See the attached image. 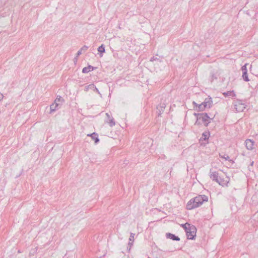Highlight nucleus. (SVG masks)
Wrapping results in <instances>:
<instances>
[{"mask_svg": "<svg viewBox=\"0 0 258 258\" xmlns=\"http://www.w3.org/2000/svg\"><path fill=\"white\" fill-rule=\"evenodd\" d=\"M58 106L54 102L50 106V113L55 111L58 108Z\"/></svg>", "mask_w": 258, "mask_h": 258, "instance_id": "obj_14", "label": "nucleus"}, {"mask_svg": "<svg viewBox=\"0 0 258 258\" xmlns=\"http://www.w3.org/2000/svg\"><path fill=\"white\" fill-rule=\"evenodd\" d=\"M98 51L100 53H102L105 52V46L103 44H102L101 46H100L98 49Z\"/></svg>", "mask_w": 258, "mask_h": 258, "instance_id": "obj_17", "label": "nucleus"}, {"mask_svg": "<svg viewBox=\"0 0 258 258\" xmlns=\"http://www.w3.org/2000/svg\"><path fill=\"white\" fill-rule=\"evenodd\" d=\"M242 77L244 81H245V82H248L249 81V78L248 77L247 72L245 71L243 73H242Z\"/></svg>", "mask_w": 258, "mask_h": 258, "instance_id": "obj_15", "label": "nucleus"}, {"mask_svg": "<svg viewBox=\"0 0 258 258\" xmlns=\"http://www.w3.org/2000/svg\"><path fill=\"white\" fill-rule=\"evenodd\" d=\"M197 114H198V113H194V115L196 116L197 117Z\"/></svg>", "mask_w": 258, "mask_h": 258, "instance_id": "obj_32", "label": "nucleus"}, {"mask_svg": "<svg viewBox=\"0 0 258 258\" xmlns=\"http://www.w3.org/2000/svg\"><path fill=\"white\" fill-rule=\"evenodd\" d=\"M129 244H133L130 242Z\"/></svg>", "mask_w": 258, "mask_h": 258, "instance_id": "obj_34", "label": "nucleus"}, {"mask_svg": "<svg viewBox=\"0 0 258 258\" xmlns=\"http://www.w3.org/2000/svg\"><path fill=\"white\" fill-rule=\"evenodd\" d=\"M158 58L157 57L153 56L151 58L150 61H153L154 60H158Z\"/></svg>", "mask_w": 258, "mask_h": 258, "instance_id": "obj_26", "label": "nucleus"}, {"mask_svg": "<svg viewBox=\"0 0 258 258\" xmlns=\"http://www.w3.org/2000/svg\"><path fill=\"white\" fill-rule=\"evenodd\" d=\"M165 107V105L164 104L160 106V109H159L158 107H157V109L159 110L158 113L159 114H161L164 111V109Z\"/></svg>", "mask_w": 258, "mask_h": 258, "instance_id": "obj_18", "label": "nucleus"}, {"mask_svg": "<svg viewBox=\"0 0 258 258\" xmlns=\"http://www.w3.org/2000/svg\"><path fill=\"white\" fill-rule=\"evenodd\" d=\"M88 48V47L86 45H84L81 48V50H82V51H86Z\"/></svg>", "mask_w": 258, "mask_h": 258, "instance_id": "obj_25", "label": "nucleus"}, {"mask_svg": "<svg viewBox=\"0 0 258 258\" xmlns=\"http://www.w3.org/2000/svg\"><path fill=\"white\" fill-rule=\"evenodd\" d=\"M196 231L197 228L194 225H191L188 227V229L185 231L187 238L191 240L194 239L196 236Z\"/></svg>", "mask_w": 258, "mask_h": 258, "instance_id": "obj_3", "label": "nucleus"}, {"mask_svg": "<svg viewBox=\"0 0 258 258\" xmlns=\"http://www.w3.org/2000/svg\"><path fill=\"white\" fill-rule=\"evenodd\" d=\"M212 118H210L207 113H198L197 119L195 122L196 125H200L202 123H204L206 126L211 122Z\"/></svg>", "mask_w": 258, "mask_h": 258, "instance_id": "obj_2", "label": "nucleus"}, {"mask_svg": "<svg viewBox=\"0 0 258 258\" xmlns=\"http://www.w3.org/2000/svg\"><path fill=\"white\" fill-rule=\"evenodd\" d=\"M246 64H244V66H243L242 67H241V70L242 71V73H243L244 72L246 71V72H247V69H246Z\"/></svg>", "mask_w": 258, "mask_h": 258, "instance_id": "obj_23", "label": "nucleus"}, {"mask_svg": "<svg viewBox=\"0 0 258 258\" xmlns=\"http://www.w3.org/2000/svg\"><path fill=\"white\" fill-rule=\"evenodd\" d=\"M64 102L63 99L60 96H57L54 101V103L59 106Z\"/></svg>", "mask_w": 258, "mask_h": 258, "instance_id": "obj_12", "label": "nucleus"}, {"mask_svg": "<svg viewBox=\"0 0 258 258\" xmlns=\"http://www.w3.org/2000/svg\"><path fill=\"white\" fill-rule=\"evenodd\" d=\"M245 146L248 150H252L253 149L254 142L250 139H247L245 142Z\"/></svg>", "mask_w": 258, "mask_h": 258, "instance_id": "obj_9", "label": "nucleus"}, {"mask_svg": "<svg viewBox=\"0 0 258 258\" xmlns=\"http://www.w3.org/2000/svg\"><path fill=\"white\" fill-rule=\"evenodd\" d=\"M211 81H213L214 79H217V77L215 75V74L213 73L211 74Z\"/></svg>", "mask_w": 258, "mask_h": 258, "instance_id": "obj_24", "label": "nucleus"}, {"mask_svg": "<svg viewBox=\"0 0 258 258\" xmlns=\"http://www.w3.org/2000/svg\"><path fill=\"white\" fill-rule=\"evenodd\" d=\"M93 87H94V85L93 84H91L89 85V86H86L85 87V91H87L89 88L93 89Z\"/></svg>", "mask_w": 258, "mask_h": 258, "instance_id": "obj_21", "label": "nucleus"}, {"mask_svg": "<svg viewBox=\"0 0 258 258\" xmlns=\"http://www.w3.org/2000/svg\"><path fill=\"white\" fill-rule=\"evenodd\" d=\"M223 95H224L225 97L230 96V97H235V96H236V94L233 91H227L226 92H224V93H223Z\"/></svg>", "mask_w": 258, "mask_h": 258, "instance_id": "obj_13", "label": "nucleus"}, {"mask_svg": "<svg viewBox=\"0 0 258 258\" xmlns=\"http://www.w3.org/2000/svg\"><path fill=\"white\" fill-rule=\"evenodd\" d=\"M212 103V101L211 98H206L203 103L199 105L198 111H203L207 107H209L210 108Z\"/></svg>", "mask_w": 258, "mask_h": 258, "instance_id": "obj_4", "label": "nucleus"}, {"mask_svg": "<svg viewBox=\"0 0 258 258\" xmlns=\"http://www.w3.org/2000/svg\"><path fill=\"white\" fill-rule=\"evenodd\" d=\"M234 106L236 111L240 112L243 111L245 108L246 105L241 100H237L234 102Z\"/></svg>", "mask_w": 258, "mask_h": 258, "instance_id": "obj_5", "label": "nucleus"}, {"mask_svg": "<svg viewBox=\"0 0 258 258\" xmlns=\"http://www.w3.org/2000/svg\"><path fill=\"white\" fill-rule=\"evenodd\" d=\"M94 68L92 67V66L89 65L87 67H85L82 70V73H88L93 70H94Z\"/></svg>", "mask_w": 258, "mask_h": 258, "instance_id": "obj_11", "label": "nucleus"}, {"mask_svg": "<svg viewBox=\"0 0 258 258\" xmlns=\"http://www.w3.org/2000/svg\"><path fill=\"white\" fill-rule=\"evenodd\" d=\"M191 225L188 223H186L185 224H183L181 225V226L184 229L185 231L188 229V227L190 226Z\"/></svg>", "mask_w": 258, "mask_h": 258, "instance_id": "obj_19", "label": "nucleus"}, {"mask_svg": "<svg viewBox=\"0 0 258 258\" xmlns=\"http://www.w3.org/2000/svg\"><path fill=\"white\" fill-rule=\"evenodd\" d=\"M88 136H90L91 137V138L94 140L95 143L97 144L99 142V139L98 138V134L96 133H93L91 134H88Z\"/></svg>", "mask_w": 258, "mask_h": 258, "instance_id": "obj_10", "label": "nucleus"}, {"mask_svg": "<svg viewBox=\"0 0 258 258\" xmlns=\"http://www.w3.org/2000/svg\"><path fill=\"white\" fill-rule=\"evenodd\" d=\"M93 89H94V90H95L97 92H98V94H100L99 90L95 86H94V87H93Z\"/></svg>", "mask_w": 258, "mask_h": 258, "instance_id": "obj_28", "label": "nucleus"}, {"mask_svg": "<svg viewBox=\"0 0 258 258\" xmlns=\"http://www.w3.org/2000/svg\"><path fill=\"white\" fill-rule=\"evenodd\" d=\"M219 156L221 158L224 159L225 160L231 161L228 155L224 154V155H222L220 154Z\"/></svg>", "mask_w": 258, "mask_h": 258, "instance_id": "obj_20", "label": "nucleus"}, {"mask_svg": "<svg viewBox=\"0 0 258 258\" xmlns=\"http://www.w3.org/2000/svg\"><path fill=\"white\" fill-rule=\"evenodd\" d=\"M193 105H194V106H196V107H198V106L199 104H198L196 102H195V101L193 102Z\"/></svg>", "mask_w": 258, "mask_h": 258, "instance_id": "obj_29", "label": "nucleus"}, {"mask_svg": "<svg viewBox=\"0 0 258 258\" xmlns=\"http://www.w3.org/2000/svg\"><path fill=\"white\" fill-rule=\"evenodd\" d=\"M253 162H252L251 163L250 165H253Z\"/></svg>", "mask_w": 258, "mask_h": 258, "instance_id": "obj_33", "label": "nucleus"}, {"mask_svg": "<svg viewBox=\"0 0 258 258\" xmlns=\"http://www.w3.org/2000/svg\"><path fill=\"white\" fill-rule=\"evenodd\" d=\"M166 236L167 238L171 239L172 240H174V241H179L180 240V238L178 236H176L175 234H172L170 233H167L166 234Z\"/></svg>", "mask_w": 258, "mask_h": 258, "instance_id": "obj_8", "label": "nucleus"}, {"mask_svg": "<svg viewBox=\"0 0 258 258\" xmlns=\"http://www.w3.org/2000/svg\"><path fill=\"white\" fill-rule=\"evenodd\" d=\"M209 136H210L209 132H205L202 134V138H203V139L205 141L208 140Z\"/></svg>", "mask_w": 258, "mask_h": 258, "instance_id": "obj_16", "label": "nucleus"}, {"mask_svg": "<svg viewBox=\"0 0 258 258\" xmlns=\"http://www.w3.org/2000/svg\"><path fill=\"white\" fill-rule=\"evenodd\" d=\"M134 236H135V234H134L133 233H131V235H130V238H129L130 241H134Z\"/></svg>", "mask_w": 258, "mask_h": 258, "instance_id": "obj_22", "label": "nucleus"}, {"mask_svg": "<svg viewBox=\"0 0 258 258\" xmlns=\"http://www.w3.org/2000/svg\"><path fill=\"white\" fill-rule=\"evenodd\" d=\"M210 178L217 183H218L220 185H223V183L221 181H220L219 179L218 173L217 172H211V174L210 175Z\"/></svg>", "mask_w": 258, "mask_h": 258, "instance_id": "obj_6", "label": "nucleus"}, {"mask_svg": "<svg viewBox=\"0 0 258 258\" xmlns=\"http://www.w3.org/2000/svg\"><path fill=\"white\" fill-rule=\"evenodd\" d=\"M82 50H81V49H80V50H79L78 51L77 53V56H79L80 54H82Z\"/></svg>", "mask_w": 258, "mask_h": 258, "instance_id": "obj_27", "label": "nucleus"}, {"mask_svg": "<svg viewBox=\"0 0 258 258\" xmlns=\"http://www.w3.org/2000/svg\"><path fill=\"white\" fill-rule=\"evenodd\" d=\"M106 115L108 120V121H107V122L109 123V125L110 126H113L115 125V122L114 120V118L108 113H106Z\"/></svg>", "mask_w": 258, "mask_h": 258, "instance_id": "obj_7", "label": "nucleus"}, {"mask_svg": "<svg viewBox=\"0 0 258 258\" xmlns=\"http://www.w3.org/2000/svg\"><path fill=\"white\" fill-rule=\"evenodd\" d=\"M208 198L207 196L203 195H199L196 197L191 199L187 204L186 209L192 210L197 208L203 204L204 202H207Z\"/></svg>", "mask_w": 258, "mask_h": 258, "instance_id": "obj_1", "label": "nucleus"}, {"mask_svg": "<svg viewBox=\"0 0 258 258\" xmlns=\"http://www.w3.org/2000/svg\"><path fill=\"white\" fill-rule=\"evenodd\" d=\"M219 179L220 181H221V182H222V183H223V184H224V180H223V179H222L220 177H219Z\"/></svg>", "mask_w": 258, "mask_h": 258, "instance_id": "obj_30", "label": "nucleus"}, {"mask_svg": "<svg viewBox=\"0 0 258 258\" xmlns=\"http://www.w3.org/2000/svg\"><path fill=\"white\" fill-rule=\"evenodd\" d=\"M3 98V95L0 93V101Z\"/></svg>", "mask_w": 258, "mask_h": 258, "instance_id": "obj_31", "label": "nucleus"}]
</instances>
